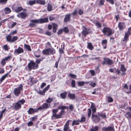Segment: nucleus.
Instances as JSON below:
<instances>
[{"mask_svg": "<svg viewBox=\"0 0 131 131\" xmlns=\"http://www.w3.org/2000/svg\"><path fill=\"white\" fill-rule=\"evenodd\" d=\"M58 109H53L52 111V115L51 116L52 119H55L60 118L65 113L64 110H61L58 114L57 113L58 111Z\"/></svg>", "mask_w": 131, "mask_h": 131, "instance_id": "nucleus-1", "label": "nucleus"}, {"mask_svg": "<svg viewBox=\"0 0 131 131\" xmlns=\"http://www.w3.org/2000/svg\"><path fill=\"white\" fill-rule=\"evenodd\" d=\"M38 68V64H36L33 60H31L25 67V69L26 70L30 71L32 69H36Z\"/></svg>", "mask_w": 131, "mask_h": 131, "instance_id": "nucleus-2", "label": "nucleus"}, {"mask_svg": "<svg viewBox=\"0 0 131 131\" xmlns=\"http://www.w3.org/2000/svg\"><path fill=\"white\" fill-rule=\"evenodd\" d=\"M102 31L105 35H106L108 36H109L112 35L114 32L113 30L107 27H105Z\"/></svg>", "mask_w": 131, "mask_h": 131, "instance_id": "nucleus-3", "label": "nucleus"}, {"mask_svg": "<svg viewBox=\"0 0 131 131\" xmlns=\"http://www.w3.org/2000/svg\"><path fill=\"white\" fill-rule=\"evenodd\" d=\"M23 85L21 84L18 86V88H15L14 89L13 92L15 96L17 97L19 95L20 91L23 90Z\"/></svg>", "mask_w": 131, "mask_h": 131, "instance_id": "nucleus-4", "label": "nucleus"}, {"mask_svg": "<svg viewBox=\"0 0 131 131\" xmlns=\"http://www.w3.org/2000/svg\"><path fill=\"white\" fill-rule=\"evenodd\" d=\"M25 102V101L24 99L18 101L17 102L14 104V107L16 110H18L21 108V105L23 104Z\"/></svg>", "mask_w": 131, "mask_h": 131, "instance_id": "nucleus-5", "label": "nucleus"}, {"mask_svg": "<svg viewBox=\"0 0 131 131\" xmlns=\"http://www.w3.org/2000/svg\"><path fill=\"white\" fill-rule=\"evenodd\" d=\"M103 59L104 61L102 62V64L103 65L106 64L111 65L113 63V61L109 58H104Z\"/></svg>", "mask_w": 131, "mask_h": 131, "instance_id": "nucleus-6", "label": "nucleus"}, {"mask_svg": "<svg viewBox=\"0 0 131 131\" xmlns=\"http://www.w3.org/2000/svg\"><path fill=\"white\" fill-rule=\"evenodd\" d=\"M31 23L29 25V26L31 27H34L36 25V24H39V19H31L30 20Z\"/></svg>", "mask_w": 131, "mask_h": 131, "instance_id": "nucleus-7", "label": "nucleus"}, {"mask_svg": "<svg viewBox=\"0 0 131 131\" xmlns=\"http://www.w3.org/2000/svg\"><path fill=\"white\" fill-rule=\"evenodd\" d=\"M118 26L119 30L122 31L125 29L126 25L125 23L119 22L118 24Z\"/></svg>", "mask_w": 131, "mask_h": 131, "instance_id": "nucleus-8", "label": "nucleus"}, {"mask_svg": "<svg viewBox=\"0 0 131 131\" xmlns=\"http://www.w3.org/2000/svg\"><path fill=\"white\" fill-rule=\"evenodd\" d=\"M24 50L23 48L19 46L18 48L14 50V53L15 54L18 55L23 52Z\"/></svg>", "mask_w": 131, "mask_h": 131, "instance_id": "nucleus-9", "label": "nucleus"}, {"mask_svg": "<svg viewBox=\"0 0 131 131\" xmlns=\"http://www.w3.org/2000/svg\"><path fill=\"white\" fill-rule=\"evenodd\" d=\"M50 106V104L46 103H44L42 106L38 108V109L39 110H42L46 109Z\"/></svg>", "mask_w": 131, "mask_h": 131, "instance_id": "nucleus-10", "label": "nucleus"}, {"mask_svg": "<svg viewBox=\"0 0 131 131\" xmlns=\"http://www.w3.org/2000/svg\"><path fill=\"white\" fill-rule=\"evenodd\" d=\"M27 14L25 12H22L18 13L17 15V17L21 19H24L27 17Z\"/></svg>", "mask_w": 131, "mask_h": 131, "instance_id": "nucleus-11", "label": "nucleus"}, {"mask_svg": "<svg viewBox=\"0 0 131 131\" xmlns=\"http://www.w3.org/2000/svg\"><path fill=\"white\" fill-rule=\"evenodd\" d=\"M102 130L105 131H115L114 127L112 126H104L102 128Z\"/></svg>", "mask_w": 131, "mask_h": 131, "instance_id": "nucleus-12", "label": "nucleus"}, {"mask_svg": "<svg viewBox=\"0 0 131 131\" xmlns=\"http://www.w3.org/2000/svg\"><path fill=\"white\" fill-rule=\"evenodd\" d=\"M49 85H48L42 91L39 90L37 92V93L40 95H44L45 92L48 90L49 88Z\"/></svg>", "mask_w": 131, "mask_h": 131, "instance_id": "nucleus-13", "label": "nucleus"}, {"mask_svg": "<svg viewBox=\"0 0 131 131\" xmlns=\"http://www.w3.org/2000/svg\"><path fill=\"white\" fill-rule=\"evenodd\" d=\"M83 30L81 33L82 35L85 37L86 35L89 33V29H88L85 27H83Z\"/></svg>", "mask_w": 131, "mask_h": 131, "instance_id": "nucleus-14", "label": "nucleus"}, {"mask_svg": "<svg viewBox=\"0 0 131 131\" xmlns=\"http://www.w3.org/2000/svg\"><path fill=\"white\" fill-rule=\"evenodd\" d=\"M92 118L93 121L96 123L99 122L100 120V118L97 115H95L92 114Z\"/></svg>", "mask_w": 131, "mask_h": 131, "instance_id": "nucleus-15", "label": "nucleus"}, {"mask_svg": "<svg viewBox=\"0 0 131 131\" xmlns=\"http://www.w3.org/2000/svg\"><path fill=\"white\" fill-rule=\"evenodd\" d=\"M130 35L128 32H126L125 33L124 39L122 40V41L126 43L128 40L129 36Z\"/></svg>", "mask_w": 131, "mask_h": 131, "instance_id": "nucleus-16", "label": "nucleus"}, {"mask_svg": "<svg viewBox=\"0 0 131 131\" xmlns=\"http://www.w3.org/2000/svg\"><path fill=\"white\" fill-rule=\"evenodd\" d=\"M71 120L68 121L64 126L63 130L64 131H68L69 129V121Z\"/></svg>", "mask_w": 131, "mask_h": 131, "instance_id": "nucleus-17", "label": "nucleus"}, {"mask_svg": "<svg viewBox=\"0 0 131 131\" xmlns=\"http://www.w3.org/2000/svg\"><path fill=\"white\" fill-rule=\"evenodd\" d=\"M38 110L36 108H30L28 111L27 112L28 114H31L37 112Z\"/></svg>", "mask_w": 131, "mask_h": 131, "instance_id": "nucleus-18", "label": "nucleus"}, {"mask_svg": "<svg viewBox=\"0 0 131 131\" xmlns=\"http://www.w3.org/2000/svg\"><path fill=\"white\" fill-rule=\"evenodd\" d=\"M38 19L39 24L46 23L48 22V18L47 17Z\"/></svg>", "mask_w": 131, "mask_h": 131, "instance_id": "nucleus-19", "label": "nucleus"}, {"mask_svg": "<svg viewBox=\"0 0 131 131\" xmlns=\"http://www.w3.org/2000/svg\"><path fill=\"white\" fill-rule=\"evenodd\" d=\"M49 55L54 54L56 53L55 50L53 48H48Z\"/></svg>", "mask_w": 131, "mask_h": 131, "instance_id": "nucleus-20", "label": "nucleus"}, {"mask_svg": "<svg viewBox=\"0 0 131 131\" xmlns=\"http://www.w3.org/2000/svg\"><path fill=\"white\" fill-rule=\"evenodd\" d=\"M70 14H67L65 15L64 19V21L65 23H67L70 20Z\"/></svg>", "mask_w": 131, "mask_h": 131, "instance_id": "nucleus-21", "label": "nucleus"}, {"mask_svg": "<svg viewBox=\"0 0 131 131\" xmlns=\"http://www.w3.org/2000/svg\"><path fill=\"white\" fill-rule=\"evenodd\" d=\"M36 2L41 5H45L46 4L45 0H36Z\"/></svg>", "mask_w": 131, "mask_h": 131, "instance_id": "nucleus-22", "label": "nucleus"}, {"mask_svg": "<svg viewBox=\"0 0 131 131\" xmlns=\"http://www.w3.org/2000/svg\"><path fill=\"white\" fill-rule=\"evenodd\" d=\"M9 73H7L3 76L0 79V84L7 77Z\"/></svg>", "mask_w": 131, "mask_h": 131, "instance_id": "nucleus-23", "label": "nucleus"}, {"mask_svg": "<svg viewBox=\"0 0 131 131\" xmlns=\"http://www.w3.org/2000/svg\"><path fill=\"white\" fill-rule=\"evenodd\" d=\"M107 43V40L105 39L103 40L102 41V44L103 46L104 49H106V46Z\"/></svg>", "mask_w": 131, "mask_h": 131, "instance_id": "nucleus-24", "label": "nucleus"}, {"mask_svg": "<svg viewBox=\"0 0 131 131\" xmlns=\"http://www.w3.org/2000/svg\"><path fill=\"white\" fill-rule=\"evenodd\" d=\"M57 108L58 109L61 110H63L65 109H69V107L68 106H65L62 105L58 106V107Z\"/></svg>", "mask_w": 131, "mask_h": 131, "instance_id": "nucleus-25", "label": "nucleus"}, {"mask_svg": "<svg viewBox=\"0 0 131 131\" xmlns=\"http://www.w3.org/2000/svg\"><path fill=\"white\" fill-rule=\"evenodd\" d=\"M87 48L91 50H92L94 49V48L92 44L90 42H87Z\"/></svg>", "mask_w": 131, "mask_h": 131, "instance_id": "nucleus-26", "label": "nucleus"}, {"mask_svg": "<svg viewBox=\"0 0 131 131\" xmlns=\"http://www.w3.org/2000/svg\"><path fill=\"white\" fill-rule=\"evenodd\" d=\"M22 9V8L21 7L17 6L15 8V10L16 12L18 13L21 11Z\"/></svg>", "mask_w": 131, "mask_h": 131, "instance_id": "nucleus-27", "label": "nucleus"}, {"mask_svg": "<svg viewBox=\"0 0 131 131\" xmlns=\"http://www.w3.org/2000/svg\"><path fill=\"white\" fill-rule=\"evenodd\" d=\"M24 47L25 49H26L29 51H31V49L30 46L29 45L25 44L24 45Z\"/></svg>", "mask_w": 131, "mask_h": 131, "instance_id": "nucleus-28", "label": "nucleus"}, {"mask_svg": "<svg viewBox=\"0 0 131 131\" xmlns=\"http://www.w3.org/2000/svg\"><path fill=\"white\" fill-rule=\"evenodd\" d=\"M68 96L71 99L74 100L75 99V95L74 94L69 93L68 94Z\"/></svg>", "mask_w": 131, "mask_h": 131, "instance_id": "nucleus-29", "label": "nucleus"}, {"mask_svg": "<svg viewBox=\"0 0 131 131\" xmlns=\"http://www.w3.org/2000/svg\"><path fill=\"white\" fill-rule=\"evenodd\" d=\"M52 26L53 32H54L55 33L57 31L58 25L55 24H52Z\"/></svg>", "mask_w": 131, "mask_h": 131, "instance_id": "nucleus-30", "label": "nucleus"}, {"mask_svg": "<svg viewBox=\"0 0 131 131\" xmlns=\"http://www.w3.org/2000/svg\"><path fill=\"white\" fill-rule=\"evenodd\" d=\"M67 92H63L61 93L60 94L61 97L63 99H65L66 97Z\"/></svg>", "mask_w": 131, "mask_h": 131, "instance_id": "nucleus-31", "label": "nucleus"}, {"mask_svg": "<svg viewBox=\"0 0 131 131\" xmlns=\"http://www.w3.org/2000/svg\"><path fill=\"white\" fill-rule=\"evenodd\" d=\"M48 48L43 50L42 51V53L44 55H49V52L48 51Z\"/></svg>", "mask_w": 131, "mask_h": 131, "instance_id": "nucleus-32", "label": "nucleus"}, {"mask_svg": "<svg viewBox=\"0 0 131 131\" xmlns=\"http://www.w3.org/2000/svg\"><path fill=\"white\" fill-rule=\"evenodd\" d=\"M79 119L77 120H74L72 124V125L74 126V125H77L79 124Z\"/></svg>", "mask_w": 131, "mask_h": 131, "instance_id": "nucleus-33", "label": "nucleus"}, {"mask_svg": "<svg viewBox=\"0 0 131 131\" xmlns=\"http://www.w3.org/2000/svg\"><path fill=\"white\" fill-rule=\"evenodd\" d=\"M11 12L10 9L8 7H6L4 10V12L6 14H8Z\"/></svg>", "mask_w": 131, "mask_h": 131, "instance_id": "nucleus-34", "label": "nucleus"}, {"mask_svg": "<svg viewBox=\"0 0 131 131\" xmlns=\"http://www.w3.org/2000/svg\"><path fill=\"white\" fill-rule=\"evenodd\" d=\"M3 49L6 51H8L10 49V47L9 46L7 45H5L3 47Z\"/></svg>", "mask_w": 131, "mask_h": 131, "instance_id": "nucleus-35", "label": "nucleus"}, {"mask_svg": "<svg viewBox=\"0 0 131 131\" xmlns=\"http://www.w3.org/2000/svg\"><path fill=\"white\" fill-rule=\"evenodd\" d=\"M11 36V35L9 34L6 37V38L7 41L10 42H11L12 40Z\"/></svg>", "mask_w": 131, "mask_h": 131, "instance_id": "nucleus-36", "label": "nucleus"}, {"mask_svg": "<svg viewBox=\"0 0 131 131\" xmlns=\"http://www.w3.org/2000/svg\"><path fill=\"white\" fill-rule=\"evenodd\" d=\"M98 114L99 116H101L103 118H105L106 117L105 113H100L99 112L98 113Z\"/></svg>", "mask_w": 131, "mask_h": 131, "instance_id": "nucleus-37", "label": "nucleus"}, {"mask_svg": "<svg viewBox=\"0 0 131 131\" xmlns=\"http://www.w3.org/2000/svg\"><path fill=\"white\" fill-rule=\"evenodd\" d=\"M99 128L98 126H95L94 127H92L90 131H97Z\"/></svg>", "mask_w": 131, "mask_h": 131, "instance_id": "nucleus-38", "label": "nucleus"}, {"mask_svg": "<svg viewBox=\"0 0 131 131\" xmlns=\"http://www.w3.org/2000/svg\"><path fill=\"white\" fill-rule=\"evenodd\" d=\"M94 23L98 28H100L101 27V24L98 21Z\"/></svg>", "mask_w": 131, "mask_h": 131, "instance_id": "nucleus-39", "label": "nucleus"}, {"mask_svg": "<svg viewBox=\"0 0 131 131\" xmlns=\"http://www.w3.org/2000/svg\"><path fill=\"white\" fill-rule=\"evenodd\" d=\"M53 101V99L50 97H49L46 100V102L48 104H50Z\"/></svg>", "mask_w": 131, "mask_h": 131, "instance_id": "nucleus-40", "label": "nucleus"}, {"mask_svg": "<svg viewBox=\"0 0 131 131\" xmlns=\"http://www.w3.org/2000/svg\"><path fill=\"white\" fill-rule=\"evenodd\" d=\"M29 80L32 83H36L34 79L32 77H30Z\"/></svg>", "mask_w": 131, "mask_h": 131, "instance_id": "nucleus-41", "label": "nucleus"}, {"mask_svg": "<svg viewBox=\"0 0 131 131\" xmlns=\"http://www.w3.org/2000/svg\"><path fill=\"white\" fill-rule=\"evenodd\" d=\"M90 108L92 109L93 113H94L96 112V109L94 105H91Z\"/></svg>", "mask_w": 131, "mask_h": 131, "instance_id": "nucleus-42", "label": "nucleus"}, {"mask_svg": "<svg viewBox=\"0 0 131 131\" xmlns=\"http://www.w3.org/2000/svg\"><path fill=\"white\" fill-rule=\"evenodd\" d=\"M86 120V118L84 116H82L81 118V120L79 119V122L80 123H82L83 122H85Z\"/></svg>", "mask_w": 131, "mask_h": 131, "instance_id": "nucleus-43", "label": "nucleus"}, {"mask_svg": "<svg viewBox=\"0 0 131 131\" xmlns=\"http://www.w3.org/2000/svg\"><path fill=\"white\" fill-rule=\"evenodd\" d=\"M78 84L79 86H83L84 85V82L83 81H79L78 82Z\"/></svg>", "mask_w": 131, "mask_h": 131, "instance_id": "nucleus-44", "label": "nucleus"}, {"mask_svg": "<svg viewBox=\"0 0 131 131\" xmlns=\"http://www.w3.org/2000/svg\"><path fill=\"white\" fill-rule=\"evenodd\" d=\"M89 85L93 88L96 85V84L95 83L92 81L90 82L89 84Z\"/></svg>", "mask_w": 131, "mask_h": 131, "instance_id": "nucleus-45", "label": "nucleus"}, {"mask_svg": "<svg viewBox=\"0 0 131 131\" xmlns=\"http://www.w3.org/2000/svg\"><path fill=\"white\" fill-rule=\"evenodd\" d=\"M126 116L128 118H131V112H128L126 114Z\"/></svg>", "mask_w": 131, "mask_h": 131, "instance_id": "nucleus-46", "label": "nucleus"}, {"mask_svg": "<svg viewBox=\"0 0 131 131\" xmlns=\"http://www.w3.org/2000/svg\"><path fill=\"white\" fill-rule=\"evenodd\" d=\"M52 6L50 4H48V7H47V9L48 11H50L52 10Z\"/></svg>", "mask_w": 131, "mask_h": 131, "instance_id": "nucleus-47", "label": "nucleus"}, {"mask_svg": "<svg viewBox=\"0 0 131 131\" xmlns=\"http://www.w3.org/2000/svg\"><path fill=\"white\" fill-rule=\"evenodd\" d=\"M7 0H0V3L3 5L6 4L7 2Z\"/></svg>", "mask_w": 131, "mask_h": 131, "instance_id": "nucleus-48", "label": "nucleus"}, {"mask_svg": "<svg viewBox=\"0 0 131 131\" xmlns=\"http://www.w3.org/2000/svg\"><path fill=\"white\" fill-rule=\"evenodd\" d=\"M121 70L123 72H125L126 70V69L123 65H121Z\"/></svg>", "mask_w": 131, "mask_h": 131, "instance_id": "nucleus-49", "label": "nucleus"}, {"mask_svg": "<svg viewBox=\"0 0 131 131\" xmlns=\"http://www.w3.org/2000/svg\"><path fill=\"white\" fill-rule=\"evenodd\" d=\"M88 117H90L91 114V109L90 108H89L88 109Z\"/></svg>", "mask_w": 131, "mask_h": 131, "instance_id": "nucleus-50", "label": "nucleus"}, {"mask_svg": "<svg viewBox=\"0 0 131 131\" xmlns=\"http://www.w3.org/2000/svg\"><path fill=\"white\" fill-rule=\"evenodd\" d=\"M17 39V36H13L12 40L11 42H13L14 41H16Z\"/></svg>", "mask_w": 131, "mask_h": 131, "instance_id": "nucleus-51", "label": "nucleus"}, {"mask_svg": "<svg viewBox=\"0 0 131 131\" xmlns=\"http://www.w3.org/2000/svg\"><path fill=\"white\" fill-rule=\"evenodd\" d=\"M107 100L108 102H112L113 101V99L110 96L108 97Z\"/></svg>", "mask_w": 131, "mask_h": 131, "instance_id": "nucleus-52", "label": "nucleus"}, {"mask_svg": "<svg viewBox=\"0 0 131 131\" xmlns=\"http://www.w3.org/2000/svg\"><path fill=\"white\" fill-rule=\"evenodd\" d=\"M69 76L72 78L75 79L76 77V75L71 73L69 75Z\"/></svg>", "mask_w": 131, "mask_h": 131, "instance_id": "nucleus-53", "label": "nucleus"}, {"mask_svg": "<svg viewBox=\"0 0 131 131\" xmlns=\"http://www.w3.org/2000/svg\"><path fill=\"white\" fill-rule=\"evenodd\" d=\"M36 2V1H35V0L30 1L29 2V3L30 5H31L34 4Z\"/></svg>", "mask_w": 131, "mask_h": 131, "instance_id": "nucleus-54", "label": "nucleus"}, {"mask_svg": "<svg viewBox=\"0 0 131 131\" xmlns=\"http://www.w3.org/2000/svg\"><path fill=\"white\" fill-rule=\"evenodd\" d=\"M71 84L72 86L73 87H74L75 85V81L74 80H72L71 82Z\"/></svg>", "mask_w": 131, "mask_h": 131, "instance_id": "nucleus-55", "label": "nucleus"}, {"mask_svg": "<svg viewBox=\"0 0 131 131\" xmlns=\"http://www.w3.org/2000/svg\"><path fill=\"white\" fill-rule=\"evenodd\" d=\"M41 61L42 60L41 59H36V62H35L36 64H37L38 65V64L40 63Z\"/></svg>", "mask_w": 131, "mask_h": 131, "instance_id": "nucleus-56", "label": "nucleus"}, {"mask_svg": "<svg viewBox=\"0 0 131 131\" xmlns=\"http://www.w3.org/2000/svg\"><path fill=\"white\" fill-rule=\"evenodd\" d=\"M63 31L65 32L66 33H68L69 32V30L67 27H65L63 29Z\"/></svg>", "mask_w": 131, "mask_h": 131, "instance_id": "nucleus-57", "label": "nucleus"}, {"mask_svg": "<svg viewBox=\"0 0 131 131\" xmlns=\"http://www.w3.org/2000/svg\"><path fill=\"white\" fill-rule=\"evenodd\" d=\"M90 72L92 76H94L95 75V72L94 70H90Z\"/></svg>", "mask_w": 131, "mask_h": 131, "instance_id": "nucleus-58", "label": "nucleus"}, {"mask_svg": "<svg viewBox=\"0 0 131 131\" xmlns=\"http://www.w3.org/2000/svg\"><path fill=\"white\" fill-rule=\"evenodd\" d=\"M6 60H5L4 59H3L1 61V63L2 64L3 66H4L5 65L6 63L5 62Z\"/></svg>", "mask_w": 131, "mask_h": 131, "instance_id": "nucleus-59", "label": "nucleus"}, {"mask_svg": "<svg viewBox=\"0 0 131 131\" xmlns=\"http://www.w3.org/2000/svg\"><path fill=\"white\" fill-rule=\"evenodd\" d=\"M63 29H60L58 32L57 33L58 35H60L63 32Z\"/></svg>", "mask_w": 131, "mask_h": 131, "instance_id": "nucleus-60", "label": "nucleus"}, {"mask_svg": "<svg viewBox=\"0 0 131 131\" xmlns=\"http://www.w3.org/2000/svg\"><path fill=\"white\" fill-rule=\"evenodd\" d=\"M104 2L105 0H100V5H103Z\"/></svg>", "mask_w": 131, "mask_h": 131, "instance_id": "nucleus-61", "label": "nucleus"}, {"mask_svg": "<svg viewBox=\"0 0 131 131\" xmlns=\"http://www.w3.org/2000/svg\"><path fill=\"white\" fill-rule=\"evenodd\" d=\"M69 108L71 111H72L74 108V106L72 105H70L69 106Z\"/></svg>", "mask_w": 131, "mask_h": 131, "instance_id": "nucleus-62", "label": "nucleus"}, {"mask_svg": "<svg viewBox=\"0 0 131 131\" xmlns=\"http://www.w3.org/2000/svg\"><path fill=\"white\" fill-rule=\"evenodd\" d=\"M78 13L79 15H81L83 14V11L81 9H79V10Z\"/></svg>", "mask_w": 131, "mask_h": 131, "instance_id": "nucleus-63", "label": "nucleus"}, {"mask_svg": "<svg viewBox=\"0 0 131 131\" xmlns=\"http://www.w3.org/2000/svg\"><path fill=\"white\" fill-rule=\"evenodd\" d=\"M11 57L10 56H8L7 57H5L4 58V59L6 60V61H7L8 60L11 58Z\"/></svg>", "mask_w": 131, "mask_h": 131, "instance_id": "nucleus-64", "label": "nucleus"}]
</instances>
